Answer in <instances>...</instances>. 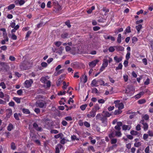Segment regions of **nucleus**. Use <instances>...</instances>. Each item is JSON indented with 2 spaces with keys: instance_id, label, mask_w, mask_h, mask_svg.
Wrapping results in <instances>:
<instances>
[{
  "instance_id": "79ce46f5",
  "label": "nucleus",
  "mask_w": 153,
  "mask_h": 153,
  "mask_svg": "<svg viewBox=\"0 0 153 153\" xmlns=\"http://www.w3.org/2000/svg\"><path fill=\"white\" fill-rule=\"evenodd\" d=\"M11 149L13 150L15 149L16 148L15 143L14 142H12L11 145Z\"/></svg>"
},
{
  "instance_id": "3c124183",
  "label": "nucleus",
  "mask_w": 153,
  "mask_h": 153,
  "mask_svg": "<svg viewBox=\"0 0 153 153\" xmlns=\"http://www.w3.org/2000/svg\"><path fill=\"white\" fill-rule=\"evenodd\" d=\"M17 94L19 95H21L22 94L23 91L22 89H20L17 91Z\"/></svg>"
},
{
  "instance_id": "de8ad7c7",
  "label": "nucleus",
  "mask_w": 153,
  "mask_h": 153,
  "mask_svg": "<svg viewBox=\"0 0 153 153\" xmlns=\"http://www.w3.org/2000/svg\"><path fill=\"white\" fill-rule=\"evenodd\" d=\"M0 86H1L3 89H5L6 88V86L4 83L3 82H2L0 83Z\"/></svg>"
},
{
  "instance_id": "f03ea898",
  "label": "nucleus",
  "mask_w": 153,
  "mask_h": 153,
  "mask_svg": "<svg viewBox=\"0 0 153 153\" xmlns=\"http://www.w3.org/2000/svg\"><path fill=\"white\" fill-rule=\"evenodd\" d=\"M134 89L133 87L131 86H128L127 88L125 93L127 94L128 96H131L132 95L134 92Z\"/></svg>"
},
{
  "instance_id": "13d9d810",
  "label": "nucleus",
  "mask_w": 153,
  "mask_h": 153,
  "mask_svg": "<svg viewBox=\"0 0 153 153\" xmlns=\"http://www.w3.org/2000/svg\"><path fill=\"white\" fill-rule=\"evenodd\" d=\"M32 32L30 31H28L27 32V33L26 34L25 38H28V37L30 35L31 33Z\"/></svg>"
},
{
  "instance_id": "6e6d98bb",
  "label": "nucleus",
  "mask_w": 153,
  "mask_h": 153,
  "mask_svg": "<svg viewBox=\"0 0 153 153\" xmlns=\"http://www.w3.org/2000/svg\"><path fill=\"white\" fill-rule=\"evenodd\" d=\"M150 79L149 78H148L146 79V81L144 82V84L145 85H147L149 83Z\"/></svg>"
},
{
  "instance_id": "09e8293b",
  "label": "nucleus",
  "mask_w": 153,
  "mask_h": 153,
  "mask_svg": "<svg viewBox=\"0 0 153 153\" xmlns=\"http://www.w3.org/2000/svg\"><path fill=\"white\" fill-rule=\"evenodd\" d=\"M51 133L56 134L58 133L59 131L56 130L52 129L50 131Z\"/></svg>"
},
{
  "instance_id": "bf43d9fd",
  "label": "nucleus",
  "mask_w": 153,
  "mask_h": 153,
  "mask_svg": "<svg viewBox=\"0 0 153 153\" xmlns=\"http://www.w3.org/2000/svg\"><path fill=\"white\" fill-rule=\"evenodd\" d=\"M100 28L99 27L96 26L93 27V30L94 31H96L100 29Z\"/></svg>"
},
{
  "instance_id": "f704fd0d",
  "label": "nucleus",
  "mask_w": 153,
  "mask_h": 153,
  "mask_svg": "<svg viewBox=\"0 0 153 153\" xmlns=\"http://www.w3.org/2000/svg\"><path fill=\"white\" fill-rule=\"evenodd\" d=\"M61 135L63 136V134L62 133H60L55 135L54 137L56 139H58L59 137H60L61 139H62V137H60Z\"/></svg>"
},
{
  "instance_id": "aec40b11",
  "label": "nucleus",
  "mask_w": 153,
  "mask_h": 153,
  "mask_svg": "<svg viewBox=\"0 0 153 153\" xmlns=\"http://www.w3.org/2000/svg\"><path fill=\"white\" fill-rule=\"evenodd\" d=\"M21 99V98H19L16 97H13V99L18 103H20Z\"/></svg>"
},
{
  "instance_id": "0e129e2a",
  "label": "nucleus",
  "mask_w": 153,
  "mask_h": 153,
  "mask_svg": "<svg viewBox=\"0 0 153 153\" xmlns=\"http://www.w3.org/2000/svg\"><path fill=\"white\" fill-rule=\"evenodd\" d=\"M132 42L134 43L135 42L137 41L138 39H137V37H134L132 38Z\"/></svg>"
},
{
  "instance_id": "864d4df0",
  "label": "nucleus",
  "mask_w": 153,
  "mask_h": 153,
  "mask_svg": "<svg viewBox=\"0 0 153 153\" xmlns=\"http://www.w3.org/2000/svg\"><path fill=\"white\" fill-rule=\"evenodd\" d=\"M91 92L93 93H97L98 92V90L96 88H94L92 90Z\"/></svg>"
},
{
  "instance_id": "69168bd1",
  "label": "nucleus",
  "mask_w": 153,
  "mask_h": 153,
  "mask_svg": "<svg viewBox=\"0 0 153 153\" xmlns=\"http://www.w3.org/2000/svg\"><path fill=\"white\" fill-rule=\"evenodd\" d=\"M41 66L44 67H46L47 65V64L46 62H42L41 64Z\"/></svg>"
},
{
  "instance_id": "4c0bfd02",
  "label": "nucleus",
  "mask_w": 153,
  "mask_h": 153,
  "mask_svg": "<svg viewBox=\"0 0 153 153\" xmlns=\"http://www.w3.org/2000/svg\"><path fill=\"white\" fill-rule=\"evenodd\" d=\"M130 133L132 135H137L138 133L136 131L132 130L131 131Z\"/></svg>"
},
{
  "instance_id": "9d476101",
  "label": "nucleus",
  "mask_w": 153,
  "mask_h": 153,
  "mask_svg": "<svg viewBox=\"0 0 153 153\" xmlns=\"http://www.w3.org/2000/svg\"><path fill=\"white\" fill-rule=\"evenodd\" d=\"M99 62V60L97 59L94 60V61L89 62V65L90 66L94 67H95L97 62Z\"/></svg>"
},
{
  "instance_id": "f257e3e1",
  "label": "nucleus",
  "mask_w": 153,
  "mask_h": 153,
  "mask_svg": "<svg viewBox=\"0 0 153 153\" xmlns=\"http://www.w3.org/2000/svg\"><path fill=\"white\" fill-rule=\"evenodd\" d=\"M96 120L99 119L101 121L102 123L103 124L104 126H106L107 125V119L106 117L102 116L100 114H97L96 117Z\"/></svg>"
},
{
  "instance_id": "7ed1b4c3",
  "label": "nucleus",
  "mask_w": 153,
  "mask_h": 153,
  "mask_svg": "<svg viewBox=\"0 0 153 153\" xmlns=\"http://www.w3.org/2000/svg\"><path fill=\"white\" fill-rule=\"evenodd\" d=\"M36 105L41 108H45L46 106V103L42 100H39L36 102Z\"/></svg>"
},
{
  "instance_id": "603ef678",
  "label": "nucleus",
  "mask_w": 153,
  "mask_h": 153,
  "mask_svg": "<svg viewBox=\"0 0 153 153\" xmlns=\"http://www.w3.org/2000/svg\"><path fill=\"white\" fill-rule=\"evenodd\" d=\"M11 38L13 40H16L17 39V36L14 34L13 33L11 36Z\"/></svg>"
},
{
  "instance_id": "2eb2a0df",
  "label": "nucleus",
  "mask_w": 153,
  "mask_h": 153,
  "mask_svg": "<svg viewBox=\"0 0 153 153\" xmlns=\"http://www.w3.org/2000/svg\"><path fill=\"white\" fill-rule=\"evenodd\" d=\"M20 68L23 70H26L28 69V67L25 63H22L20 65Z\"/></svg>"
},
{
  "instance_id": "49530a36",
  "label": "nucleus",
  "mask_w": 153,
  "mask_h": 153,
  "mask_svg": "<svg viewBox=\"0 0 153 153\" xmlns=\"http://www.w3.org/2000/svg\"><path fill=\"white\" fill-rule=\"evenodd\" d=\"M102 10L103 11L105 12V13L104 14L105 15H106V13L108 12L109 11V9H107L106 7H104L103 8Z\"/></svg>"
},
{
  "instance_id": "473e14b6",
  "label": "nucleus",
  "mask_w": 153,
  "mask_h": 153,
  "mask_svg": "<svg viewBox=\"0 0 153 153\" xmlns=\"http://www.w3.org/2000/svg\"><path fill=\"white\" fill-rule=\"evenodd\" d=\"M121 35L120 34H119L117 38V42L119 43H120L121 42Z\"/></svg>"
},
{
  "instance_id": "1a4fd4ad",
  "label": "nucleus",
  "mask_w": 153,
  "mask_h": 153,
  "mask_svg": "<svg viewBox=\"0 0 153 153\" xmlns=\"http://www.w3.org/2000/svg\"><path fill=\"white\" fill-rule=\"evenodd\" d=\"M6 117L7 118H9L12 114V110L10 108L7 109L6 110Z\"/></svg>"
},
{
  "instance_id": "6e6552de",
  "label": "nucleus",
  "mask_w": 153,
  "mask_h": 153,
  "mask_svg": "<svg viewBox=\"0 0 153 153\" xmlns=\"http://www.w3.org/2000/svg\"><path fill=\"white\" fill-rule=\"evenodd\" d=\"M119 100H115L114 101V103L116 104L115 107H117L118 108V109L119 110H121L123 109L124 108V105L122 103H119V104H117L116 103L117 102H119Z\"/></svg>"
},
{
  "instance_id": "a18cd8bd",
  "label": "nucleus",
  "mask_w": 153,
  "mask_h": 153,
  "mask_svg": "<svg viewBox=\"0 0 153 153\" xmlns=\"http://www.w3.org/2000/svg\"><path fill=\"white\" fill-rule=\"evenodd\" d=\"M14 117L17 120H19V117L18 114L17 113H15L14 114Z\"/></svg>"
},
{
  "instance_id": "4d7b16f0",
  "label": "nucleus",
  "mask_w": 153,
  "mask_h": 153,
  "mask_svg": "<svg viewBox=\"0 0 153 153\" xmlns=\"http://www.w3.org/2000/svg\"><path fill=\"white\" fill-rule=\"evenodd\" d=\"M115 136L114 133L113 132H112L111 134H109L108 135L109 137L111 138L114 137Z\"/></svg>"
},
{
  "instance_id": "423d86ee",
  "label": "nucleus",
  "mask_w": 153,
  "mask_h": 153,
  "mask_svg": "<svg viewBox=\"0 0 153 153\" xmlns=\"http://www.w3.org/2000/svg\"><path fill=\"white\" fill-rule=\"evenodd\" d=\"M0 65L1 66L3 69L5 70L6 71H7L9 69V66L7 65L6 63L1 62Z\"/></svg>"
},
{
  "instance_id": "e433bc0d",
  "label": "nucleus",
  "mask_w": 153,
  "mask_h": 153,
  "mask_svg": "<svg viewBox=\"0 0 153 153\" xmlns=\"http://www.w3.org/2000/svg\"><path fill=\"white\" fill-rule=\"evenodd\" d=\"M71 139L72 140H79V138H77L76 136L75 135L71 136Z\"/></svg>"
},
{
  "instance_id": "c756f323",
  "label": "nucleus",
  "mask_w": 153,
  "mask_h": 153,
  "mask_svg": "<svg viewBox=\"0 0 153 153\" xmlns=\"http://www.w3.org/2000/svg\"><path fill=\"white\" fill-rule=\"evenodd\" d=\"M143 128L144 130L146 131L148 128V125L147 123H146L143 124Z\"/></svg>"
},
{
  "instance_id": "7c9ffc66",
  "label": "nucleus",
  "mask_w": 153,
  "mask_h": 153,
  "mask_svg": "<svg viewBox=\"0 0 153 153\" xmlns=\"http://www.w3.org/2000/svg\"><path fill=\"white\" fill-rule=\"evenodd\" d=\"M122 111L119 109L116 110L114 111V113L115 115L119 114L121 113Z\"/></svg>"
},
{
  "instance_id": "58836bf2",
  "label": "nucleus",
  "mask_w": 153,
  "mask_h": 153,
  "mask_svg": "<svg viewBox=\"0 0 153 153\" xmlns=\"http://www.w3.org/2000/svg\"><path fill=\"white\" fill-rule=\"evenodd\" d=\"M97 82H100V85H103L104 86L106 85V83L105 84V82L102 80L101 79H99L98 80Z\"/></svg>"
},
{
  "instance_id": "5701e85b",
  "label": "nucleus",
  "mask_w": 153,
  "mask_h": 153,
  "mask_svg": "<svg viewBox=\"0 0 153 153\" xmlns=\"http://www.w3.org/2000/svg\"><path fill=\"white\" fill-rule=\"evenodd\" d=\"M13 128V126L11 123H10L7 127V130L9 131H11Z\"/></svg>"
},
{
  "instance_id": "4be33fe9",
  "label": "nucleus",
  "mask_w": 153,
  "mask_h": 153,
  "mask_svg": "<svg viewBox=\"0 0 153 153\" xmlns=\"http://www.w3.org/2000/svg\"><path fill=\"white\" fill-rule=\"evenodd\" d=\"M142 28V25L141 24H139L138 25L136 26V28L137 29V33H139L140 29Z\"/></svg>"
},
{
  "instance_id": "72a5a7b5",
  "label": "nucleus",
  "mask_w": 153,
  "mask_h": 153,
  "mask_svg": "<svg viewBox=\"0 0 153 153\" xmlns=\"http://www.w3.org/2000/svg\"><path fill=\"white\" fill-rule=\"evenodd\" d=\"M87 106V105L86 104L82 105L80 106V108L82 110L84 111L85 109Z\"/></svg>"
},
{
  "instance_id": "8fccbe9b",
  "label": "nucleus",
  "mask_w": 153,
  "mask_h": 153,
  "mask_svg": "<svg viewBox=\"0 0 153 153\" xmlns=\"http://www.w3.org/2000/svg\"><path fill=\"white\" fill-rule=\"evenodd\" d=\"M84 125L87 128H89L90 126V124L88 122L85 121L84 122Z\"/></svg>"
},
{
  "instance_id": "412c9836",
  "label": "nucleus",
  "mask_w": 153,
  "mask_h": 153,
  "mask_svg": "<svg viewBox=\"0 0 153 153\" xmlns=\"http://www.w3.org/2000/svg\"><path fill=\"white\" fill-rule=\"evenodd\" d=\"M68 33L66 32H64L61 35V37L63 39L66 38H67V37L68 36Z\"/></svg>"
},
{
  "instance_id": "0eeeda50",
  "label": "nucleus",
  "mask_w": 153,
  "mask_h": 153,
  "mask_svg": "<svg viewBox=\"0 0 153 153\" xmlns=\"http://www.w3.org/2000/svg\"><path fill=\"white\" fill-rule=\"evenodd\" d=\"M96 112L95 111L92 109L89 113L87 115V117L88 118L94 117L95 116Z\"/></svg>"
},
{
  "instance_id": "c9c22d12",
  "label": "nucleus",
  "mask_w": 153,
  "mask_h": 153,
  "mask_svg": "<svg viewBox=\"0 0 153 153\" xmlns=\"http://www.w3.org/2000/svg\"><path fill=\"white\" fill-rule=\"evenodd\" d=\"M122 67L123 65L121 63H120L118 65V66L116 68V70H118L121 69H122Z\"/></svg>"
},
{
  "instance_id": "f3484780",
  "label": "nucleus",
  "mask_w": 153,
  "mask_h": 153,
  "mask_svg": "<svg viewBox=\"0 0 153 153\" xmlns=\"http://www.w3.org/2000/svg\"><path fill=\"white\" fill-rule=\"evenodd\" d=\"M122 57L118 58L117 56H115L114 57V59L117 63H119L121 62L122 60Z\"/></svg>"
},
{
  "instance_id": "ddd939ff",
  "label": "nucleus",
  "mask_w": 153,
  "mask_h": 153,
  "mask_svg": "<svg viewBox=\"0 0 153 153\" xmlns=\"http://www.w3.org/2000/svg\"><path fill=\"white\" fill-rule=\"evenodd\" d=\"M63 147V146L60 144H58L56 146V153H59V149Z\"/></svg>"
},
{
  "instance_id": "e2e57ef3",
  "label": "nucleus",
  "mask_w": 153,
  "mask_h": 153,
  "mask_svg": "<svg viewBox=\"0 0 153 153\" xmlns=\"http://www.w3.org/2000/svg\"><path fill=\"white\" fill-rule=\"evenodd\" d=\"M62 82V81L61 80V79H58V81L56 83V85L57 86H58L60 85L61 83Z\"/></svg>"
},
{
  "instance_id": "052dcab7",
  "label": "nucleus",
  "mask_w": 153,
  "mask_h": 153,
  "mask_svg": "<svg viewBox=\"0 0 153 153\" xmlns=\"http://www.w3.org/2000/svg\"><path fill=\"white\" fill-rule=\"evenodd\" d=\"M126 32L128 33H129L131 32V27L130 26H128L127 27V28L126 30Z\"/></svg>"
},
{
  "instance_id": "6ab92c4d",
  "label": "nucleus",
  "mask_w": 153,
  "mask_h": 153,
  "mask_svg": "<svg viewBox=\"0 0 153 153\" xmlns=\"http://www.w3.org/2000/svg\"><path fill=\"white\" fill-rule=\"evenodd\" d=\"M39 139V135L34 134L32 137L31 140L33 141V140Z\"/></svg>"
},
{
  "instance_id": "4468645a",
  "label": "nucleus",
  "mask_w": 153,
  "mask_h": 153,
  "mask_svg": "<svg viewBox=\"0 0 153 153\" xmlns=\"http://www.w3.org/2000/svg\"><path fill=\"white\" fill-rule=\"evenodd\" d=\"M114 48L117 51H123L124 49L123 47L121 46H114Z\"/></svg>"
},
{
  "instance_id": "393cba45",
  "label": "nucleus",
  "mask_w": 153,
  "mask_h": 153,
  "mask_svg": "<svg viewBox=\"0 0 153 153\" xmlns=\"http://www.w3.org/2000/svg\"><path fill=\"white\" fill-rule=\"evenodd\" d=\"M22 111L23 113L25 114H29L30 112L29 109L25 108H23L22 109Z\"/></svg>"
},
{
  "instance_id": "a211bd4d",
  "label": "nucleus",
  "mask_w": 153,
  "mask_h": 153,
  "mask_svg": "<svg viewBox=\"0 0 153 153\" xmlns=\"http://www.w3.org/2000/svg\"><path fill=\"white\" fill-rule=\"evenodd\" d=\"M131 126L129 125H123V129L124 130H129L131 129Z\"/></svg>"
},
{
  "instance_id": "bb28decb",
  "label": "nucleus",
  "mask_w": 153,
  "mask_h": 153,
  "mask_svg": "<svg viewBox=\"0 0 153 153\" xmlns=\"http://www.w3.org/2000/svg\"><path fill=\"white\" fill-rule=\"evenodd\" d=\"M117 140L115 138L112 139L111 141V144H115L117 143Z\"/></svg>"
},
{
  "instance_id": "b1692460",
  "label": "nucleus",
  "mask_w": 153,
  "mask_h": 153,
  "mask_svg": "<svg viewBox=\"0 0 153 153\" xmlns=\"http://www.w3.org/2000/svg\"><path fill=\"white\" fill-rule=\"evenodd\" d=\"M40 80L43 83H45L47 81L46 78L44 77H42L40 79Z\"/></svg>"
},
{
  "instance_id": "ea45409f",
  "label": "nucleus",
  "mask_w": 153,
  "mask_h": 153,
  "mask_svg": "<svg viewBox=\"0 0 153 153\" xmlns=\"http://www.w3.org/2000/svg\"><path fill=\"white\" fill-rule=\"evenodd\" d=\"M146 100L143 99L139 100L138 101V102L139 104H143L146 102Z\"/></svg>"
},
{
  "instance_id": "a19ab883",
  "label": "nucleus",
  "mask_w": 153,
  "mask_h": 153,
  "mask_svg": "<svg viewBox=\"0 0 153 153\" xmlns=\"http://www.w3.org/2000/svg\"><path fill=\"white\" fill-rule=\"evenodd\" d=\"M65 24L67 26L68 28H70L71 27V25H70V22L69 20H68L65 22Z\"/></svg>"
},
{
  "instance_id": "39448f33",
  "label": "nucleus",
  "mask_w": 153,
  "mask_h": 153,
  "mask_svg": "<svg viewBox=\"0 0 153 153\" xmlns=\"http://www.w3.org/2000/svg\"><path fill=\"white\" fill-rule=\"evenodd\" d=\"M33 80L30 79L29 80H26L25 82V86L27 88H29L31 86L32 84L33 83Z\"/></svg>"
},
{
  "instance_id": "20e7f679",
  "label": "nucleus",
  "mask_w": 153,
  "mask_h": 153,
  "mask_svg": "<svg viewBox=\"0 0 153 153\" xmlns=\"http://www.w3.org/2000/svg\"><path fill=\"white\" fill-rule=\"evenodd\" d=\"M108 65V61L107 59H104L103 60V62L102 65L100 70V72L102 71Z\"/></svg>"
},
{
  "instance_id": "680f3d73",
  "label": "nucleus",
  "mask_w": 153,
  "mask_h": 153,
  "mask_svg": "<svg viewBox=\"0 0 153 153\" xmlns=\"http://www.w3.org/2000/svg\"><path fill=\"white\" fill-rule=\"evenodd\" d=\"M141 145V143L140 142H138L134 144V146L137 147H138Z\"/></svg>"
},
{
  "instance_id": "a878e982",
  "label": "nucleus",
  "mask_w": 153,
  "mask_h": 153,
  "mask_svg": "<svg viewBox=\"0 0 153 153\" xmlns=\"http://www.w3.org/2000/svg\"><path fill=\"white\" fill-rule=\"evenodd\" d=\"M100 109V107L98 104H96L95 105L94 107V108L92 109L93 110H94V111H95L96 112L97 110H99Z\"/></svg>"
},
{
  "instance_id": "37998d69",
  "label": "nucleus",
  "mask_w": 153,
  "mask_h": 153,
  "mask_svg": "<svg viewBox=\"0 0 153 153\" xmlns=\"http://www.w3.org/2000/svg\"><path fill=\"white\" fill-rule=\"evenodd\" d=\"M115 133H116L115 136H116L118 137H120L122 135V134L121 133V132L120 131H116Z\"/></svg>"
},
{
  "instance_id": "f8f14e48",
  "label": "nucleus",
  "mask_w": 153,
  "mask_h": 153,
  "mask_svg": "<svg viewBox=\"0 0 153 153\" xmlns=\"http://www.w3.org/2000/svg\"><path fill=\"white\" fill-rule=\"evenodd\" d=\"M33 127L37 131H41L42 130V128L41 127H39L38 125L35 123H33Z\"/></svg>"
},
{
  "instance_id": "5fc2aeb1",
  "label": "nucleus",
  "mask_w": 153,
  "mask_h": 153,
  "mask_svg": "<svg viewBox=\"0 0 153 153\" xmlns=\"http://www.w3.org/2000/svg\"><path fill=\"white\" fill-rule=\"evenodd\" d=\"M130 53L129 52H128L126 55V59L127 60H128L130 58Z\"/></svg>"
},
{
  "instance_id": "c85d7f7f",
  "label": "nucleus",
  "mask_w": 153,
  "mask_h": 153,
  "mask_svg": "<svg viewBox=\"0 0 153 153\" xmlns=\"http://www.w3.org/2000/svg\"><path fill=\"white\" fill-rule=\"evenodd\" d=\"M138 113V111H137V112H134L133 113H132V114L129 116V118L131 119H132L136 115L137 113Z\"/></svg>"
},
{
  "instance_id": "2f4dec72",
  "label": "nucleus",
  "mask_w": 153,
  "mask_h": 153,
  "mask_svg": "<svg viewBox=\"0 0 153 153\" xmlns=\"http://www.w3.org/2000/svg\"><path fill=\"white\" fill-rule=\"evenodd\" d=\"M33 141L35 143L37 144L39 146H40L41 145V143L40 141L39 140V139L33 140Z\"/></svg>"
},
{
  "instance_id": "9b49d317",
  "label": "nucleus",
  "mask_w": 153,
  "mask_h": 153,
  "mask_svg": "<svg viewBox=\"0 0 153 153\" xmlns=\"http://www.w3.org/2000/svg\"><path fill=\"white\" fill-rule=\"evenodd\" d=\"M101 115L102 116L106 118L108 117H109L111 115V114L110 113L108 112L105 111H103L102 112V113Z\"/></svg>"
},
{
  "instance_id": "338daca9",
  "label": "nucleus",
  "mask_w": 153,
  "mask_h": 153,
  "mask_svg": "<svg viewBox=\"0 0 153 153\" xmlns=\"http://www.w3.org/2000/svg\"><path fill=\"white\" fill-rule=\"evenodd\" d=\"M18 1L19 4L21 5H23L25 3V1L23 0H18Z\"/></svg>"
},
{
  "instance_id": "dca6fc26",
  "label": "nucleus",
  "mask_w": 153,
  "mask_h": 153,
  "mask_svg": "<svg viewBox=\"0 0 153 153\" xmlns=\"http://www.w3.org/2000/svg\"><path fill=\"white\" fill-rule=\"evenodd\" d=\"M117 145L116 144H113V145L108 148V150L107 151V152L113 150L114 149H116L117 147Z\"/></svg>"
},
{
  "instance_id": "cd10ccee",
  "label": "nucleus",
  "mask_w": 153,
  "mask_h": 153,
  "mask_svg": "<svg viewBox=\"0 0 153 153\" xmlns=\"http://www.w3.org/2000/svg\"><path fill=\"white\" fill-rule=\"evenodd\" d=\"M15 7V5L14 4H11L8 6L7 7L9 10H11L13 9Z\"/></svg>"
},
{
  "instance_id": "774afa93",
  "label": "nucleus",
  "mask_w": 153,
  "mask_h": 153,
  "mask_svg": "<svg viewBox=\"0 0 153 153\" xmlns=\"http://www.w3.org/2000/svg\"><path fill=\"white\" fill-rule=\"evenodd\" d=\"M148 135H149L151 137H153V133L152 131L149 130L148 132Z\"/></svg>"
},
{
  "instance_id": "c03bdc74",
  "label": "nucleus",
  "mask_w": 153,
  "mask_h": 153,
  "mask_svg": "<svg viewBox=\"0 0 153 153\" xmlns=\"http://www.w3.org/2000/svg\"><path fill=\"white\" fill-rule=\"evenodd\" d=\"M114 46H111L108 48V50L110 52H114L115 49H114Z\"/></svg>"
}]
</instances>
